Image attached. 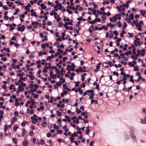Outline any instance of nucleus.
I'll return each mask as SVG.
<instances>
[{
	"label": "nucleus",
	"instance_id": "58",
	"mask_svg": "<svg viewBox=\"0 0 146 146\" xmlns=\"http://www.w3.org/2000/svg\"><path fill=\"white\" fill-rule=\"evenodd\" d=\"M109 65L111 67L113 65V64L112 63L111 61H109L108 63Z\"/></svg>",
	"mask_w": 146,
	"mask_h": 146
},
{
	"label": "nucleus",
	"instance_id": "61",
	"mask_svg": "<svg viewBox=\"0 0 146 146\" xmlns=\"http://www.w3.org/2000/svg\"><path fill=\"white\" fill-rule=\"evenodd\" d=\"M44 143V141L42 139H41L40 140V144L42 145H43Z\"/></svg>",
	"mask_w": 146,
	"mask_h": 146
},
{
	"label": "nucleus",
	"instance_id": "39",
	"mask_svg": "<svg viewBox=\"0 0 146 146\" xmlns=\"http://www.w3.org/2000/svg\"><path fill=\"white\" fill-rule=\"evenodd\" d=\"M113 74L114 75H116L117 76H119V74L116 71L113 72Z\"/></svg>",
	"mask_w": 146,
	"mask_h": 146
},
{
	"label": "nucleus",
	"instance_id": "7",
	"mask_svg": "<svg viewBox=\"0 0 146 146\" xmlns=\"http://www.w3.org/2000/svg\"><path fill=\"white\" fill-rule=\"evenodd\" d=\"M141 123L142 124L146 123V116L145 117V119H141Z\"/></svg>",
	"mask_w": 146,
	"mask_h": 146
},
{
	"label": "nucleus",
	"instance_id": "54",
	"mask_svg": "<svg viewBox=\"0 0 146 146\" xmlns=\"http://www.w3.org/2000/svg\"><path fill=\"white\" fill-rule=\"evenodd\" d=\"M78 69L79 70L80 72H82L83 71V70L82 68V67H80L78 68Z\"/></svg>",
	"mask_w": 146,
	"mask_h": 146
},
{
	"label": "nucleus",
	"instance_id": "24",
	"mask_svg": "<svg viewBox=\"0 0 146 146\" xmlns=\"http://www.w3.org/2000/svg\"><path fill=\"white\" fill-rule=\"evenodd\" d=\"M75 83L76 84H75V86L76 87H78L79 86V84H80V82H75Z\"/></svg>",
	"mask_w": 146,
	"mask_h": 146
},
{
	"label": "nucleus",
	"instance_id": "22",
	"mask_svg": "<svg viewBox=\"0 0 146 146\" xmlns=\"http://www.w3.org/2000/svg\"><path fill=\"white\" fill-rule=\"evenodd\" d=\"M25 74L23 72H22L21 74H18L17 75L18 76H20L21 77H22L23 75H24Z\"/></svg>",
	"mask_w": 146,
	"mask_h": 146
},
{
	"label": "nucleus",
	"instance_id": "41",
	"mask_svg": "<svg viewBox=\"0 0 146 146\" xmlns=\"http://www.w3.org/2000/svg\"><path fill=\"white\" fill-rule=\"evenodd\" d=\"M35 24L36 25H38L39 24V23L38 22L36 21L35 23L34 21H33L32 23V25H34Z\"/></svg>",
	"mask_w": 146,
	"mask_h": 146
},
{
	"label": "nucleus",
	"instance_id": "33",
	"mask_svg": "<svg viewBox=\"0 0 146 146\" xmlns=\"http://www.w3.org/2000/svg\"><path fill=\"white\" fill-rule=\"evenodd\" d=\"M129 17L131 20H133L134 19L133 15L132 14H131L130 15Z\"/></svg>",
	"mask_w": 146,
	"mask_h": 146
},
{
	"label": "nucleus",
	"instance_id": "1",
	"mask_svg": "<svg viewBox=\"0 0 146 146\" xmlns=\"http://www.w3.org/2000/svg\"><path fill=\"white\" fill-rule=\"evenodd\" d=\"M131 51L130 50L128 51L127 52H126L125 54H120L121 56H124V55H130L131 54Z\"/></svg>",
	"mask_w": 146,
	"mask_h": 146
},
{
	"label": "nucleus",
	"instance_id": "2",
	"mask_svg": "<svg viewBox=\"0 0 146 146\" xmlns=\"http://www.w3.org/2000/svg\"><path fill=\"white\" fill-rule=\"evenodd\" d=\"M25 26L24 25H22L21 27L18 28V30L19 31H21V32L23 31L25 29Z\"/></svg>",
	"mask_w": 146,
	"mask_h": 146
},
{
	"label": "nucleus",
	"instance_id": "47",
	"mask_svg": "<svg viewBox=\"0 0 146 146\" xmlns=\"http://www.w3.org/2000/svg\"><path fill=\"white\" fill-rule=\"evenodd\" d=\"M128 65L130 66L131 67H134V64H132V62H129V63H128Z\"/></svg>",
	"mask_w": 146,
	"mask_h": 146
},
{
	"label": "nucleus",
	"instance_id": "56",
	"mask_svg": "<svg viewBox=\"0 0 146 146\" xmlns=\"http://www.w3.org/2000/svg\"><path fill=\"white\" fill-rule=\"evenodd\" d=\"M44 68L45 69H46V70L48 69H50L51 68V66H49L48 67L45 66L44 67Z\"/></svg>",
	"mask_w": 146,
	"mask_h": 146
},
{
	"label": "nucleus",
	"instance_id": "36",
	"mask_svg": "<svg viewBox=\"0 0 146 146\" xmlns=\"http://www.w3.org/2000/svg\"><path fill=\"white\" fill-rule=\"evenodd\" d=\"M64 18L63 19V20L65 21H69L70 20L69 18H68L66 19H65V18H66V17L65 16H64Z\"/></svg>",
	"mask_w": 146,
	"mask_h": 146
},
{
	"label": "nucleus",
	"instance_id": "21",
	"mask_svg": "<svg viewBox=\"0 0 146 146\" xmlns=\"http://www.w3.org/2000/svg\"><path fill=\"white\" fill-rule=\"evenodd\" d=\"M131 58H133L134 60H136L138 58L137 56H135V55H133L131 56Z\"/></svg>",
	"mask_w": 146,
	"mask_h": 146
},
{
	"label": "nucleus",
	"instance_id": "48",
	"mask_svg": "<svg viewBox=\"0 0 146 146\" xmlns=\"http://www.w3.org/2000/svg\"><path fill=\"white\" fill-rule=\"evenodd\" d=\"M80 90H81V88L80 87H79L78 88L76 89V90H75V92H77L78 91H79Z\"/></svg>",
	"mask_w": 146,
	"mask_h": 146
},
{
	"label": "nucleus",
	"instance_id": "9",
	"mask_svg": "<svg viewBox=\"0 0 146 146\" xmlns=\"http://www.w3.org/2000/svg\"><path fill=\"white\" fill-rule=\"evenodd\" d=\"M139 12L141 13V14L143 15L144 16L146 14V11L145 10H140Z\"/></svg>",
	"mask_w": 146,
	"mask_h": 146
},
{
	"label": "nucleus",
	"instance_id": "29",
	"mask_svg": "<svg viewBox=\"0 0 146 146\" xmlns=\"http://www.w3.org/2000/svg\"><path fill=\"white\" fill-rule=\"evenodd\" d=\"M69 139L71 141V143H72L73 142H74V139L73 138V137H72L71 136V137H70Z\"/></svg>",
	"mask_w": 146,
	"mask_h": 146
},
{
	"label": "nucleus",
	"instance_id": "16",
	"mask_svg": "<svg viewBox=\"0 0 146 146\" xmlns=\"http://www.w3.org/2000/svg\"><path fill=\"white\" fill-rule=\"evenodd\" d=\"M136 27L138 28V29L139 31H141L142 30V29L141 28V26H138L136 24Z\"/></svg>",
	"mask_w": 146,
	"mask_h": 146
},
{
	"label": "nucleus",
	"instance_id": "45",
	"mask_svg": "<svg viewBox=\"0 0 146 146\" xmlns=\"http://www.w3.org/2000/svg\"><path fill=\"white\" fill-rule=\"evenodd\" d=\"M128 34L129 35V37L131 38L133 37L134 36V34L133 33H128Z\"/></svg>",
	"mask_w": 146,
	"mask_h": 146
},
{
	"label": "nucleus",
	"instance_id": "30",
	"mask_svg": "<svg viewBox=\"0 0 146 146\" xmlns=\"http://www.w3.org/2000/svg\"><path fill=\"white\" fill-rule=\"evenodd\" d=\"M67 8H69L70 9H72V10H74V9H75V7H72L71 6H68L67 7Z\"/></svg>",
	"mask_w": 146,
	"mask_h": 146
},
{
	"label": "nucleus",
	"instance_id": "42",
	"mask_svg": "<svg viewBox=\"0 0 146 146\" xmlns=\"http://www.w3.org/2000/svg\"><path fill=\"white\" fill-rule=\"evenodd\" d=\"M92 11V13L93 15H95L96 14V11L95 9H93Z\"/></svg>",
	"mask_w": 146,
	"mask_h": 146
},
{
	"label": "nucleus",
	"instance_id": "40",
	"mask_svg": "<svg viewBox=\"0 0 146 146\" xmlns=\"http://www.w3.org/2000/svg\"><path fill=\"white\" fill-rule=\"evenodd\" d=\"M51 58L50 57V56H48L47 58H46V60H49V61L50 62H51L52 61V60H51Z\"/></svg>",
	"mask_w": 146,
	"mask_h": 146
},
{
	"label": "nucleus",
	"instance_id": "50",
	"mask_svg": "<svg viewBox=\"0 0 146 146\" xmlns=\"http://www.w3.org/2000/svg\"><path fill=\"white\" fill-rule=\"evenodd\" d=\"M95 20L96 22H100L101 21V19L99 18H96Z\"/></svg>",
	"mask_w": 146,
	"mask_h": 146
},
{
	"label": "nucleus",
	"instance_id": "43",
	"mask_svg": "<svg viewBox=\"0 0 146 146\" xmlns=\"http://www.w3.org/2000/svg\"><path fill=\"white\" fill-rule=\"evenodd\" d=\"M66 67H67L66 70H70V68L71 67V66L70 65H68Z\"/></svg>",
	"mask_w": 146,
	"mask_h": 146
},
{
	"label": "nucleus",
	"instance_id": "14",
	"mask_svg": "<svg viewBox=\"0 0 146 146\" xmlns=\"http://www.w3.org/2000/svg\"><path fill=\"white\" fill-rule=\"evenodd\" d=\"M58 6H59L58 7V9L60 10H61L62 9V7H63V6H62V5L60 3H59V4L58 5Z\"/></svg>",
	"mask_w": 146,
	"mask_h": 146
},
{
	"label": "nucleus",
	"instance_id": "44",
	"mask_svg": "<svg viewBox=\"0 0 146 146\" xmlns=\"http://www.w3.org/2000/svg\"><path fill=\"white\" fill-rule=\"evenodd\" d=\"M94 143V142L92 140L91 141L90 143V146H94L93 144Z\"/></svg>",
	"mask_w": 146,
	"mask_h": 146
},
{
	"label": "nucleus",
	"instance_id": "6",
	"mask_svg": "<svg viewBox=\"0 0 146 146\" xmlns=\"http://www.w3.org/2000/svg\"><path fill=\"white\" fill-rule=\"evenodd\" d=\"M140 52L141 53V56H143L145 55V49H142L140 50Z\"/></svg>",
	"mask_w": 146,
	"mask_h": 146
},
{
	"label": "nucleus",
	"instance_id": "27",
	"mask_svg": "<svg viewBox=\"0 0 146 146\" xmlns=\"http://www.w3.org/2000/svg\"><path fill=\"white\" fill-rule=\"evenodd\" d=\"M57 51L58 52V53L60 54L62 53L63 51L62 50L59 48L58 49Z\"/></svg>",
	"mask_w": 146,
	"mask_h": 146
},
{
	"label": "nucleus",
	"instance_id": "5",
	"mask_svg": "<svg viewBox=\"0 0 146 146\" xmlns=\"http://www.w3.org/2000/svg\"><path fill=\"white\" fill-rule=\"evenodd\" d=\"M131 137V138L133 139V141H134L135 142L137 141V139L136 138L135 136V135L133 134H131L130 135Z\"/></svg>",
	"mask_w": 146,
	"mask_h": 146
},
{
	"label": "nucleus",
	"instance_id": "59",
	"mask_svg": "<svg viewBox=\"0 0 146 146\" xmlns=\"http://www.w3.org/2000/svg\"><path fill=\"white\" fill-rule=\"evenodd\" d=\"M32 75H30L29 78H31V79L32 80H33L35 78L34 76H32Z\"/></svg>",
	"mask_w": 146,
	"mask_h": 146
},
{
	"label": "nucleus",
	"instance_id": "28",
	"mask_svg": "<svg viewBox=\"0 0 146 146\" xmlns=\"http://www.w3.org/2000/svg\"><path fill=\"white\" fill-rule=\"evenodd\" d=\"M13 142L15 144H17V139L15 138H13Z\"/></svg>",
	"mask_w": 146,
	"mask_h": 146
},
{
	"label": "nucleus",
	"instance_id": "3",
	"mask_svg": "<svg viewBox=\"0 0 146 146\" xmlns=\"http://www.w3.org/2000/svg\"><path fill=\"white\" fill-rule=\"evenodd\" d=\"M37 117V116L34 114L33 115V117H31V119L32 120H34L35 121H38V119L36 118Z\"/></svg>",
	"mask_w": 146,
	"mask_h": 146
},
{
	"label": "nucleus",
	"instance_id": "34",
	"mask_svg": "<svg viewBox=\"0 0 146 146\" xmlns=\"http://www.w3.org/2000/svg\"><path fill=\"white\" fill-rule=\"evenodd\" d=\"M107 25L108 26H110L111 28H113L114 27V25L112 24L111 23H108Z\"/></svg>",
	"mask_w": 146,
	"mask_h": 146
},
{
	"label": "nucleus",
	"instance_id": "17",
	"mask_svg": "<svg viewBox=\"0 0 146 146\" xmlns=\"http://www.w3.org/2000/svg\"><path fill=\"white\" fill-rule=\"evenodd\" d=\"M121 63L122 64H124L125 65L127 64V62H125L123 60H122L121 61Z\"/></svg>",
	"mask_w": 146,
	"mask_h": 146
},
{
	"label": "nucleus",
	"instance_id": "26",
	"mask_svg": "<svg viewBox=\"0 0 146 146\" xmlns=\"http://www.w3.org/2000/svg\"><path fill=\"white\" fill-rule=\"evenodd\" d=\"M20 79H21V80H23L24 81H26L27 79V78L26 77H24V78L20 77Z\"/></svg>",
	"mask_w": 146,
	"mask_h": 146
},
{
	"label": "nucleus",
	"instance_id": "23",
	"mask_svg": "<svg viewBox=\"0 0 146 146\" xmlns=\"http://www.w3.org/2000/svg\"><path fill=\"white\" fill-rule=\"evenodd\" d=\"M50 100H48V102L52 103L53 102V100L54 99V98L51 97H50Z\"/></svg>",
	"mask_w": 146,
	"mask_h": 146
},
{
	"label": "nucleus",
	"instance_id": "19",
	"mask_svg": "<svg viewBox=\"0 0 146 146\" xmlns=\"http://www.w3.org/2000/svg\"><path fill=\"white\" fill-rule=\"evenodd\" d=\"M58 7V5H54V10L56 12L58 10V9H57Z\"/></svg>",
	"mask_w": 146,
	"mask_h": 146
},
{
	"label": "nucleus",
	"instance_id": "52",
	"mask_svg": "<svg viewBox=\"0 0 146 146\" xmlns=\"http://www.w3.org/2000/svg\"><path fill=\"white\" fill-rule=\"evenodd\" d=\"M56 113L57 115L58 116H60L61 114V113L59 111H56Z\"/></svg>",
	"mask_w": 146,
	"mask_h": 146
},
{
	"label": "nucleus",
	"instance_id": "53",
	"mask_svg": "<svg viewBox=\"0 0 146 146\" xmlns=\"http://www.w3.org/2000/svg\"><path fill=\"white\" fill-rule=\"evenodd\" d=\"M9 27H10V29L11 30H13L15 29L14 27H12V25L11 24L10 25Z\"/></svg>",
	"mask_w": 146,
	"mask_h": 146
},
{
	"label": "nucleus",
	"instance_id": "4",
	"mask_svg": "<svg viewBox=\"0 0 146 146\" xmlns=\"http://www.w3.org/2000/svg\"><path fill=\"white\" fill-rule=\"evenodd\" d=\"M22 145L24 146H27L28 144V141L26 139H24L22 142Z\"/></svg>",
	"mask_w": 146,
	"mask_h": 146
},
{
	"label": "nucleus",
	"instance_id": "46",
	"mask_svg": "<svg viewBox=\"0 0 146 146\" xmlns=\"http://www.w3.org/2000/svg\"><path fill=\"white\" fill-rule=\"evenodd\" d=\"M10 85V86L9 87V88L10 90H12L13 89V88L14 87V86L12 84H11Z\"/></svg>",
	"mask_w": 146,
	"mask_h": 146
},
{
	"label": "nucleus",
	"instance_id": "32",
	"mask_svg": "<svg viewBox=\"0 0 146 146\" xmlns=\"http://www.w3.org/2000/svg\"><path fill=\"white\" fill-rule=\"evenodd\" d=\"M113 33L116 36H117L118 35V34L117 31L116 30L114 31L113 32Z\"/></svg>",
	"mask_w": 146,
	"mask_h": 146
},
{
	"label": "nucleus",
	"instance_id": "13",
	"mask_svg": "<svg viewBox=\"0 0 146 146\" xmlns=\"http://www.w3.org/2000/svg\"><path fill=\"white\" fill-rule=\"evenodd\" d=\"M8 126L6 125H5L4 126V131L5 132V134L6 135V133L7 131V129L8 128Z\"/></svg>",
	"mask_w": 146,
	"mask_h": 146
},
{
	"label": "nucleus",
	"instance_id": "15",
	"mask_svg": "<svg viewBox=\"0 0 146 146\" xmlns=\"http://www.w3.org/2000/svg\"><path fill=\"white\" fill-rule=\"evenodd\" d=\"M130 81L131 82H132L134 83V80H133V76H131L130 77Z\"/></svg>",
	"mask_w": 146,
	"mask_h": 146
},
{
	"label": "nucleus",
	"instance_id": "18",
	"mask_svg": "<svg viewBox=\"0 0 146 146\" xmlns=\"http://www.w3.org/2000/svg\"><path fill=\"white\" fill-rule=\"evenodd\" d=\"M127 25L126 23L125 22H124L123 25V27L122 28V29L123 30H124V28H126L127 27Z\"/></svg>",
	"mask_w": 146,
	"mask_h": 146
},
{
	"label": "nucleus",
	"instance_id": "8",
	"mask_svg": "<svg viewBox=\"0 0 146 146\" xmlns=\"http://www.w3.org/2000/svg\"><path fill=\"white\" fill-rule=\"evenodd\" d=\"M23 132L21 134V136L22 137H23L25 135L26 133V130L24 128L22 129Z\"/></svg>",
	"mask_w": 146,
	"mask_h": 146
},
{
	"label": "nucleus",
	"instance_id": "63",
	"mask_svg": "<svg viewBox=\"0 0 146 146\" xmlns=\"http://www.w3.org/2000/svg\"><path fill=\"white\" fill-rule=\"evenodd\" d=\"M31 104L32 105H34L35 103V102H34L33 100H31Z\"/></svg>",
	"mask_w": 146,
	"mask_h": 146
},
{
	"label": "nucleus",
	"instance_id": "60",
	"mask_svg": "<svg viewBox=\"0 0 146 146\" xmlns=\"http://www.w3.org/2000/svg\"><path fill=\"white\" fill-rule=\"evenodd\" d=\"M26 125L25 121H24L21 124V125L23 127H24Z\"/></svg>",
	"mask_w": 146,
	"mask_h": 146
},
{
	"label": "nucleus",
	"instance_id": "62",
	"mask_svg": "<svg viewBox=\"0 0 146 146\" xmlns=\"http://www.w3.org/2000/svg\"><path fill=\"white\" fill-rule=\"evenodd\" d=\"M17 119L16 117H14L13 118L12 121H13V122H15L17 121Z\"/></svg>",
	"mask_w": 146,
	"mask_h": 146
},
{
	"label": "nucleus",
	"instance_id": "57",
	"mask_svg": "<svg viewBox=\"0 0 146 146\" xmlns=\"http://www.w3.org/2000/svg\"><path fill=\"white\" fill-rule=\"evenodd\" d=\"M86 92L87 93H91L93 92V90H87Z\"/></svg>",
	"mask_w": 146,
	"mask_h": 146
},
{
	"label": "nucleus",
	"instance_id": "25",
	"mask_svg": "<svg viewBox=\"0 0 146 146\" xmlns=\"http://www.w3.org/2000/svg\"><path fill=\"white\" fill-rule=\"evenodd\" d=\"M113 21L115 23L117 21V17L114 16L113 17Z\"/></svg>",
	"mask_w": 146,
	"mask_h": 146
},
{
	"label": "nucleus",
	"instance_id": "35",
	"mask_svg": "<svg viewBox=\"0 0 146 146\" xmlns=\"http://www.w3.org/2000/svg\"><path fill=\"white\" fill-rule=\"evenodd\" d=\"M117 23L118 24V27H121L122 26V25L121 24V23L120 21H119Z\"/></svg>",
	"mask_w": 146,
	"mask_h": 146
},
{
	"label": "nucleus",
	"instance_id": "12",
	"mask_svg": "<svg viewBox=\"0 0 146 146\" xmlns=\"http://www.w3.org/2000/svg\"><path fill=\"white\" fill-rule=\"evenodd\" d=\"M71 136L72 137H78V135L77 134V133L76 132H74L73 134H72L71 135Z\"/></svg>",
	"mask_w": 146,
	"mask_h": 146
},
{
	"label": "nucleus",
	"instance_id": "20",
	"mask_svg": "<svg viewBox=\"0 0 146 146\" xmlns=\"http://www.w3.org/2000/svg\"><path fill=\"white\" fill-rule=\"evenodd\" d=\"M53 127L54 129H57V130L58 129L59 127L58 126H56L55 124H54L53 125Z\"/></svg>",
	"mask_w": 146,
	"mask_h": 146
},
{
	"label": "nucleus",
	"instance_id": "31",
	"mask_svg": "<svg viewBox=\"0 0 146 146\" xmlns=\"http://www.w3.org/2000/svg\"><path fill=\"white\" fill-rule=\"evenodd\" d=\"M47 125V123L46 122H44L43 123H42V126L44 127H46Z\"/></svg>",
	"mask_w": 146,
	"mask_h": 146
},
{
	"label": "nucleus",
	"instance_id": "49",
	"mask_svg": "<svg viewBox=\"0 0 146 146\" xmlns=\"http://www.w3.org/2000/svg\"><path fill=\"white\" fill-rule=\"evenodd\" d=\"M141 76H139V77L138 78L137 80H135V81L137 82H139V81H140V80L141 79Z\"/></svg>",
	"mask_w": 146,
	"mask_h": 146
},
{
	"label": "nucleus",
	"instance_id": "37",
	"mask_svg": "<svg viewBox=\"0 0 146 146\" xmlns=\"http://www.w3.org/2000/svg\"><path fill=\"white\" fill-rule=\"evenodd\" d=\"M127 44H125L124 45V47L123 48V49L124 50H127Z\"/></svg>",
	"mask_w": 146,
	"mask_h": 146
},
{
	"label": "nucleus",
	"instance_id": "10",
	"mask_svg": "<svg viewBox=\"0 0 146 146\" xmlns=\"http://www.w3.org/2000/svg\"><path fill=\"white\" fill-rule=\"evenodd\" d=\"M132 47H133V49L132 50V53L133 54H135L136 52L135 51H136V48H135V47L133 45V44L132 45Z\"/></svg>",
	"mask_w": 146,
	"mask_h": 146
},
{
	"label": "nucleus",
	"instance_id": "38",
	"mask_svg": "<svg viewBox=\"0 0 146 146\" xmlns=\"http://www.w3.org/2000/svg\"><path fill=\"white\" fill-rule=\"evenodd\" d=\"M18 127L17 125H15L13 127V129H14V131H15L17 130V128H18Z\"/></svg>",
	"mask_w": 146,
	"mask_h": 146
},
{
	"label": "nucleus",
	"instance_id": "55",
	"mask_svg": "<svg viewBox=\"0 0 146 146\" xmlns=\"http://www.w3.org/2000/svg\"><path fill=\"white\" fill-rule=\"evenodd\" d=\"M66 11H67L68 12V13L69 14H72V11H70L69 9H67L66 10Z\"/></svg>",
	"mask_w": 146,
	"mask_h": 146
},
{
	"label": "nucleus",
	"instance_id": "51",
	"mask_svg": "<svg viewBox=\"0 0 146 146\" xmlns=\"http://www.w3.org/2000/svg\"><path fill=\"white\" fill-rule=\"evenodd\" d=\"M90 132V130L89 129H87L86 131V134L87 135H89Z\"/></svg>",
	"mask_w": 146,
	"mask_h": 146
},
{
	"label": "nucleus",
	"instance_id": "11",
	"mask_svg": "<svg viewBox=\"0 0 146 146\" xmlns=\"http://www.w3.org/2000/svg\"><path fill=\"white\" fill-rule=\"evenodd\" d=\"M40 6L41 7V10L45 9L46 8V7L44 5L43 3H42L40 4Z\"/></svg>",
	"mask_w": 146,
	"mask_h": 146
},
{
	"label": "nucleus",
	"instance_id": "64",
	"mask_svg": "<svg viewBox=\"0 0 146 146\" xmlns=\"http://www.w3.org/2000/svg\"><path fill=\"white\" fill-rule=\"evenodd\" d=\"M56 76V74H53V75H52L50 77H51L52 79H54Z\"/></svg>",
	"mask_w": 146,
	"mask_h": 146
}]
</instances>
